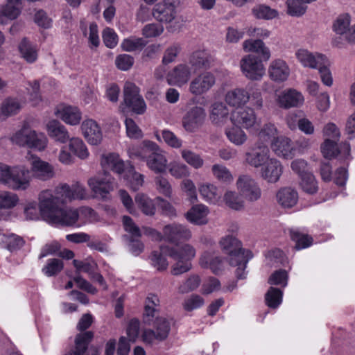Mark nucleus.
Masks as SVG:
<instances>
[{"instance_id": "58", "label": "nucleus", "mask_w": 355, "mask_h": 355, "mask_svg": "<svg viewBox=\"0 0 355 355\" xmlns=\"http://www.w3.org/2000/svg\"><path fill=\"white\" fill-rule=\"evenodd\" d=\"M180 153L182 159L194 168L198 169L203 166L204 161L202 158L195 152L188 149H182Z\"/></svg>"}, {"instance_id": "4", "label": "nucleus", "mask_w": 355, "mask_h": 355, "mask_svg": "<svg viewBox=\"0 0 355 355\" xmlns=\"http://www.w3.org/2000/svg\"><path fill=\"white\" fill-rule=\"evenodd\" d=\"M30 180L29 170L24 166L0 163V184L12 190H26Z\"/></svg>"}, {"instance_id": "53", "label": "nucleus", "mask_w": 355, "mask_h": 355, "mask_svg": "<svg viewBox=\"0 0 355 355\" xmlns=\"http://www.w3.org/2000/svg\"><path fill=\"white\" fill-rule=\"evenodd\" d=\"M252 12L256 18L267 20L272 19L278 15L277 10L263 4H259L254 6L252 8Z\"/></svg>"}, {"instance_id": "37", "label": "nucleus", "mask_w": 355, "mask_h": 355, "mask_svg": "<svg viewBox=\"0 0 355 355\" xmlns=\"http://www.w3.org/2000/svg\"><path fill=\"white\" fill-rule=\"evenodd\" d=\"M213 61L211 56L205 51H198L194 52L188 62V65L193 70L194 73L201 69L209 67Z\"/></svg>"}, {"instance_id": "10", "label": "nucleus", "mask_w": 355, "mask_h": 355, "mask_svg": "<svg viewBox=\"0 0 355 355\" xmlns=\"http://www.w3.org/2000/svg\"><path fill=\"white\" fill-rule=\"evenodd\" d=\"M124 104L137 114H143L146 110V104L139 94V89L134 83H126L123 89Z\"/></svg>"}, {"instance_id": "50", "label": "nucleus", "mask_w": 355, "mask_h": 355, "mask_svg": "<svg viewBox=\"0 0 355 355\" xmlns=\"http://www.w3.org/2000/svg\"><path fill=\"white\" fill-rule=\"evenodd\" d=\"M302 189L309 194H314L318 191V182L312 173H306L300 177V182Z\"/></svg>"}, {"instance_id": "62", "label": "nucleus", "mask_w": 355, "mask_h": 355, "mask_svg": "<svg viewBox=\"0 0 355 355\" xmlns=\"http://www.w3.org/2000/svg\"><path fill=\"white\" fill-rule=\"evenodd\" d=\"M63 261L58 259H49L42 268L43 273L47 277L57 275L63 268Z\"/></svg>"}, {"instance_id": "39", "label": "nucleus", "mask_w": 355, "mask_h": 355, "mask_svg": "<svg viewBox=\"0 0 355 355\" xmlns=\"http://www.w3.org/2000/svg\"><path fill=\"white\" fill-rule=\"evenodd\" d=\"M56 114L64 123L71 125H78L82 119L80 110L73 106H63L57 110Z\"/></svg>"}, {"instance_id": "3", "label": "nucleus", "mask_w": 355, "mask_h": 355, "mask_svg": "<svg viewBox=\"0 0 355 355\" xmlns=\"http://www.w3.org/2000/svg\"><path fill=\"white\" fill-rule=\"evenodd\" d=\"M30 180L29 170L24 166L0 163V184L12 190H26Z\"/></svg>"}, {"instance_id": "44", "label": "nucleus", "mask_w": 355, "mask_h": 355, "mask_svg": "<svg viewBox=\"0 0 355 355\" xmlns=\"http://www.w3.org/2000/svg\"><path fill=\"white\" fill-rule=\"evenodd\" d=\"M257 136L258 139L256 144L266 146H268L269 143L271 144L272 141L279 137L278 136V130L276 126L271 123L264 124Z\"/></svg>"}, {"instance_id": "52", "label": "nucleus", "mask_w": 355, "mask_h": 355, "mask_svg": "<svg viewBox=\"0 0 355 355\" xmlns=\"http://www.w3.org/2000/svg\"><path fill=\"white\" fill-rule=\"evenodd\" d=\"M283 292L281 289L270 287L265 295L267 306L272 309L277 308L282 302Z\"/></svg>"}, {"instance_id": "31", "label": "nucleus", "mask_w": 355, "mask_h": 355, "mask_svg": "<svg viewBox=\"0 0 355 355\" xmlns=\"http://www.w3.org/2000/svg\"><path fill=\"white\" fill-rule=\"evenodd\" d=\"M160 301L154 294H149L146 299L143 320L145 324L150 325L154 318L159 315Z\"/></svg>"}, {"instance_id": "34", "label": "nucleus", "mask_w": 355, "mask_h": 355, "mask_svg": "<svg viewBox=\"0 0 355 355\" xmlns=\"http://www.w3.org/2000/svg\"><path fill=\"white\" fill-rule=\"evenodd\" d=\"M202 198L208 203L220 205L222 202L223 192L216 185L210 183L202 184L198 188Z\"/></svg>"}, {"instance_id": "7", "label": "nucleus", "mask_w": 355, "mask_h": 355, "mask_svg": "<svg viewBox=\"0 0 355 355\" xmlns=\"http://www.w3.org/2000/svg\"><path fill=\"white\" fill-rule=\"evenodd\" d=\"M351 24V16L347 13L339 15L334 21L332 24L333 31L340 37L333 40L332 44L334 46L342 48L344 46L343 40L349 44H355V24Z\"/></svg>"}, {"instance_id": "48", "label": "nucleus", "mask_w": 355, "mask_h": 355, "mask_svg": "<svg viewBox=\"0 0 355 355\" xmlns=\"http://www.w3.org/2000/svg\"><path fill=\"white\" fill-rule=\"evenodd\" d=\"M229 114V110L227 106L221 102H215L211 106L210 119L215 124H218L227 118Z\"/></svg>"}, {"instance_id": "63", "label": "nucleus", "mask_w": 355, "mask_h": 355, "mask_svg": "<svg viewBox=\"0 0 355 355\" xmlns=\"http://www.w3.org/2000/svg\"><path fill=\"white\" fill-rule=\"evenodd\" d=\"M200 282V278L198 275H191L179 286L178 292L180 293L184 294L193 291L199 287Z\"/></svg>"}, {"instance_id": "42", "label": "nucleus", "mask_w": 355, "mask_h": 355, "mask_svg": "<svg viewBox=\"0 0 355 355\" xmlns=\"http://www.w3.org/2000/svg\"><path fill=\"white\" fill-rule=\"evenodd\" d=\"M151 324L153 325V329L157 334V341H163L167 338L169 334L173 320L159 315L154 318Z\"/></svg>"}, {"instance_id": "32", "label": "nucleus", "mask_w": 355, "mask_h": 355, "mask_svg": "<svg viewBox=\"0 0 355 355\" xmlns=\"http://www.w3.org/2000/svg\"><path fill=\"white\" fill-rule=\"evenodd\" d=\"M272 150L279 157L292 158L294 155V147L291 140L284 136H279L272 141Z\"/></svg>"}, {"instance_id": "25", "label": "nucleus", "mask_w": 355, "mask_h": 355, "mask_svg": "<svg viewBox=\"0 0 355 355\" xmlns=\"http://www.w3.org/2000/svg\"><path fill=\"white\" fill-rule=\"evenodd\" d=\"M176 13L175 2L170 0H164L163 3L157 4L153 10V16L161 22H171L175 19Z\"/></svg>"}, {"instance_id": "16", "label": "nucleus", "mask_w": 355, "mask_h": 355, "mask_svg": "<svg viewBox=\"0 0 355 355\" xmlns=\"http://www.w3.org/2000/svg\"><path fill=\"white\" fill-rule=\"evenodd\" d=\"M205 118V110L200 106H193L184 115L182 127L188 132H195L203 125Z\"/></svg>"}, {"instance_id": "23", "label": "nucleus", "mask_w": 355, "mask_h": 355, "mask_svg": "<svg viewBox=\"0 0 355 355\" xmlns=\"http://www.w3.org/2000/svg\"><path fill=\"white\" fill-rule=\"evenodd\" d=\"M163 234L166 240L175 243L180 240L188 241L191 238V232L185 225L173 223L166 225Z\"/></svg>"}, {"instance_id": "18", "label": "nucleus", "mask_w": 355, "mask_h": 355, "mask_svg": "<svg viewBox=\"0 0 355 355\" xmlns=\"http://www.w3.org/2000/svg\"><path fill=\"white\" fill-rule=\"evenodd\" d=\"M216 78L211 72H203L195 77L189 83V91L194 96H200L215 85Z\"/></svg>"}, {"instance_id": "24", "label": "nucleus", "mask_w": 355, "mask_h": 355, "mask_svg": "<svg viewBox=\"0 0 355 355\" xmlns=\"http://www.w3.org/2000/svg\"><path fill=\"white\" fill-rule=\"evenodd\" d=\"M81 130L87 142L98 145L103 139V133L98 124L93 119H86L81 124Z\"/></svg>"}, {"instance_id": "15", "label": "nucleus", "mask_w": 355, "mask_h": 355, "mask_svg": "<svg viewBox=\"0 0 355 355\" xmlns=\"http://www.w3.org/2000/svg\"><path fill=\"white\" fill-rule=\"evenodd\" d=\"M25 157L31 166L29 173L31 172L35 178L47 180L54 176L53 167L49 163L31 153H28Z\"/></svg>"}, {"instance_id": "59", "label": "nucleus", "mask_w": 355, "mask_h": 355, "mask_svg": "<svg viewBox=\"0 0 355 355\" xmlns=\"http://www.w3.org/2000/svg\"><path fill=\"white\" fill-rule=\"evenodd\" d=\"M290 233L291 239L295 243L297 250L304 249L311 245L313 239L308 235L301 234L295 230H291Z\"/></svg>"}, {"instance_id": "40", "label": "nucleus", "mask_w": 355, "mask_h": 355, "mask_svg": "<svg viewBox=\"0 0 355 355\" xmlns=\"http://www.w3.org/2000/svg\"><path fill=\"white\" fill-rule=\"evenodd\" d=\"M278 203L284 208L294 207L298 201L297 191L291 187L281 189L277 193Z\"/></svg>"}, {"instance_id": "17", "label": "nucleus", "mask_w": 355, "mask_h": 355, "mask_svg": "<svg viewBox=\"0 0 355 355\" xmlns=\"http://www.w3.org/2000/svg\"><path fill=\"white\" fill-rule=\"evenodd\" d=\"M350 145L348 142H343L337 146L336 141L326 139L321 146V151L325 158L331 159L339 156L345 161L349 160L350 157Z\"/></svg>"}, {"instance_id": "36", "label": "nucleus", "mask_w": 355, "mask_h": 355, "mask_svg": "<svg viewBox=\"0 0 355 355\" xmlns=\"http://www.w3.org/2000/svg\"><path fill=\"white\" fill-rule=\"evenodd\" d=\"M202 268L210 269L214 274H218L223 270V260L213 251H205L199 261Z\"/></svg>"}, {"instance_id": "22", "label": "nucleus", "mask_w": 355, "mask_h": 355, "mask_svg": "<svg viewBox=\"0 0 355 355\" xmlns=\"http://www.w3.org/2000/svg\"><path fill=\"white\" fill-rule=\"evenodd\" d=\"M268 73L272 81L282 83L288 80L291 74V69L284 60L276 58L270 62Z\"/></svg>"}, {"instance_id": "1", "label": "nucleus", "mask_w": 355, "mask_h": 355, "mask_svg": "<svg viewBox=\"0 0 355 355\" xmlns=\"http://www.w3.org/2000/svg\"><path fill=\"white\" fill-rule=\"evenodd\" d=\"M39 200L42 217L48 223L61 227H81L77 209H63L62 206L66 202H61L60 200L55 199L51 190L41 191Z\"/></svg>"}, {"instance_id": "27", "label": "nucleus", "mask_w": 355, "mask_h": 355, "mask_svg": "<svg viewBox=\"0 0 355 355\" xmlns=\"http://www.w3.org/2000/svg\"><path fill=\"white\" fill-rule=\"evenodd\" d=\"M21 10V0H6L5 4L0 5V24H6L17 19Z\"/></svg>"}, {"instance_id": "54", "label": "nucleus", "mask_w": 355, "mask_h": 355, "mask_svg": "<svg viewBox=\"0 0 355 355\" xmlns=\"http://www.w3.org/2000/svg\"><path fill=\"white\" fill-rule=\"evenodd\" d=\"M19 202L18 196L12 192L0 190V209H10Z\"/></svg>"}, {"instance_id": "64", "label": "nucleus", "mask_w": 355, "mask_h": 355, "mask_svg": "<svg viewBox=\"0 0 355 355\" xmlns=\"http://www.w3.org/2000/svg\"><path fill=\"white\" fill-rule=\"evenodd\" d=\"M205 304L204 299L198 295L192 294L184 300L182 306L187 311H191L200 309Z\"/></svg>"}, {"instance_id": "5", "label": "nucleus", "mask_w": 355, "mask_h": 355, "mask_svg": "<svg viewBox=\"0 0 355 355\" xmlns=\"http://www.w3.org/2000/svg\"><path fill=\"white\" fill-rule=\"evenodd\" d=\"M135 155L145 160L147 166L156 173H163L166 169L167 159L163 150L153 141H144Z\"/></svg>"}, {"instance_id": "30", "label": "nucleus", "mask_w": 355, "mask_h": 355, "mask_svg": "<svg viewBox=\"0 0 355 355\" xmlns=\"http://www.w3.org/2000/svg\"><path fill=\"white\" fill-rule=\"evenodd\" d=\"M101 164L104 170H111L121 174L127 169L130 164L125 165L117 153H108L101 155Z\"/></svg>"}, {"instance_id": "33", "label": "nucleus", "mask_w": 355, "mask_h": 355, "mask_svg": "<svg viewBox=\"0 0 355 355\" xmlns=\"http://www.w3.org/2000/svg\"><path fill=\"white\" fill-rule=\"evenodd\" d=\"M209 208L202 204L193 205L186 214V219L196 225H203L208 223Z\"/></svg>"}, {"instance_id": "9", "label": "nucleus", "mask_w": 355, "mask_h": 355, "mask_svg": "<svg viewBox=\"0 0 355 355\" xmlns=\"http://www.w3.org/2000/svg\"><path fill=\"white\" fill-rule=\"evenodd\" d=\"M52 191V196L55 199L60 200L61 202H67L73 200H83L87 198V190L85 187L78 182L71 186L67 184H62Z\"/></svg>"}, {"instance_id": "55", "label": "nucleus", "mask_w": 355, "mask_h": 355, "mask_svg": "<svg viewBox=\"0 0 355 355\" xmlns=\"http://www.w3.org/2000/svg\"><path fill=\"white\" fill-rule=\"evenodd\" d=\"M128 173L126 178L130 188L134 191H137L143 186L144 177L143 175L136 172L134 167L131 165L127 168Z\"/></svg>"}, {"instance_id": "12", "label": "nucleus", "mask_w": 355, "mask_h": 355, "mask_svg": "<svg viewBox=\"0 0 355 355\" xmlns=\"http://www.w3.org/2000/svg\"><path fill=\"white\" fill-rule=\"evenodd\" d=\"M240 67L243 75L251 80H260L265 74V67L261 58L248 54L240 61Z\"/></svg>"}, {"instance_id": "26", "label": "nucleus", "mask_w": 355, "mask_h": 355, "mask_svg": "<svg viewBox=\"0 0 355 355\" xmlns=\"http://www.w3.org/2000/svg\"><path fill=\"white\" fill-rule=\"evenodd\" d=\"M283 167L276 158L270 157L261 168V178L270 183L277 182L282 174Z\"/></svg>"}, {"instance_id": "61", "label": "nucleus", "mask_w": 355, "mask_h": 355, "mask_svg": "<svg viewBox=\"0 0 355 355\" xmlns=\"http://www.w3.org/2000/svg\"><path fill=\"white\" fill-rule=\"evenodd\" d=\"M286 4L287 13L293 17L303 15L307 9V6L304 5L300 0H287Z\"/></svg>"}, {"instance_id": "43", "label": "nucleus", "mask_w": 355, "mask_h": 355, "mask_svg": "<svg viewBox=\"0 0 355 355\" xmlns=\"http://www.w3.org/2000/svg\"><path fill=\"white\" fill-rule=\"evenodd\" d=\"M49 135L60 143H66L69 139V135L65 127L59 121L52 120L47 123Z\"/></svg>"}, {"instance_id": "35", "label": "nucleus", "mask_w": 355, "mask_h": 355, "mask_svg": "<svg viewBox=\"0 0 355 355\" xmlns=\"http://www.w3.org/2000/svg\"><path fill=\"white\" fill-rule=\"evenodd\" d=\"M250 92L244 88H235L228 91L225 97V102L233 107H240L250 101Z\"/></svg>"}, {"instance_id": "11", "label": "nucleus", "mask_w": 355, "mask_h": 355, "mask_svg": "<svg viewBox=\"0 0 355 355\" xmlns=\"http://www.w3.org/2000/svg\"><path fill=\"white\" fill-rule=\"evenodd\" d=\"M240 195L250 202L260 199L261 190L258 182L250 175H239L236 182Z\"/></svg>"}, {"instance_id": "20", "label": "nucleus", "mask_w": 355, "mask_h": 355, "mask_svg": "<svg viewBox=\"0 0 355 355\" xmlns=\"http://www.w3.org/2000/svg\"><path fill=\"white\" fill-rule=\"evenodd\" d=\"M297 61L304 67L317 69L324 62H328L327 57L318 52H311L306 49H299L295 51Z\"/></svg>"}, {"instance_id": "2", "label": "nucleus", "mask_w": 355, "mask_h": 355, "mask_svg": "<svg viewBox=\"0 0 355 355\" xmlns=\"http://www.w3.org/2000/svg\"><path fill=\"white\" fill-rule=\"evenodd\" d=\"M196 252V249L187 243L176 245L174 248L162 245L159 251L152 252L150 256L151 264L159 271L166 270L168 262L165 255H168L175 261L172 266V275H180L191 268V260L195 257Z\"/></svg>"}, {"instance_id": "28", "label": "nucleus", "mask_w": 355, "mask_h": 355, "mask_svg": "<svg viewBox=\"0 0 355 355\" xmlns=\"http://www.w3.org/2000/svg\"><path fill=\"white\" fill-rule=\"evenodd\" d=\"M304 101L302 94L295 89H288L284 91L277 98L279 107L286 109L299 107L303 104Z\"/></svg>"}, {"instance_id": "51", "label": "nucleus", "mask_w": 355, "mask_h": 355, "mask_svg": "<svg viewBox=\"0 0 355 355\" xmlns=\"http://www.w3.org/2000/svg\"><path fill=\"white\" fill-rule=\"evenodd\" d=\"M232 209L241 210L244 207V202L239 195L234 191H227L223 196L222 202Z\"/></svg>"}, {"instance_id": "45", "label": "nucleus", "mask_w": 355, "mask_h": 355, "mask_svg": "<svg viewBox=\"0 0 355 355\" xmlns=\"http://www.w3.org/2000/svg\"><path fill=\"white\" fill-rule=\"evenodd\" d=\"M24 239L15 234H3L0 239V246L10 252L20 250L24 245Z\"/></svg>"}, {"instance_id": "13", "label": "nucleus", "mask_w": 355, "mask_h": 355, "mask_svg": "<svg viewBox=\"0 0 355 355\" xmlns=\"http://www.w3.org/2000/svg\"><path fill=\"white\" fill-rule=\"evenodd\" d=\"M87 184L94 196L101 198H106L115 187L114 179L107 173L90 178Z\"/></svg>"}, {"instance_id": "8", "label": "nucleus", "mask_w": 355, "mask_h": 355, "mask_svg": "<svg viewBox=\"0 0 355 355\" xmlns=\"http://www.w3.org/2000/svg\"><path fill=\"white\" fill-rule=\"evenodd\" d=\"M219 245L223 253L228 255L230 264H237L239 261H248L252 258V252L242 248L241 243L232 235L222 237Z\"/></svg>"}, {"instance_id": "60", "label": "nucleus", "mask_w": 355, "mask_h": 355, "mask_svg": "<svg viewBox=\"0 0 355 355\" xmlns=\"http://www.w3.org/2000/svg\"><path fill=\"white\" fill-rule=\"evenodd\" d=\"M170 174L175 178H183L190 175L189 167L180 162H173L168 166Z\"/></svg>"}, {"instance_id": "38", "label": "nucleus", "mask_w": 355, "mask_h": 355, "mask_svg": "<svg viewBox=\"0 0 355 355\" xmlns=\"http://www.w3.org/2000/svg\"><path fill=\"white\" fill-rule=\"evenodd\" d=\"M245 52H254L259 54L263 61H268L271 56L269 48L266 46L261 40H247L243 43Z\"/></svg>"}, {"instance_id": "6", "label": "nucleus", "mask_w": 355, "mask_h": 355, "mask_svg": "<svg viewBox=\"0 0 355 355\" xmlns=\"http://www.w3.org/2000/svg\"><path fill=\"white\" fill-rule=\"evenodd\" d=\"M10 140L19 146H26L40 151L44 150L48 143L46 135L31 128L27 122H24L21 128L12 135Z\"/></svg>"}, {"instance_id": "49", "label": "nucleus", "mask_w": 355, "mask_h": 355, "mask_svg": "<svg viewBox=\"0 0 355 355\" xmlns=\"http://www.w3.org/2000/svg\"><path fill=\"white\" fill-rule=\"evenodd\" d=\"M69 146L70 150L81 159H85L89 155V153L86 145L80 138L73 137L70 139Z\"/></svg>"}, {"instance_id": "47", "label": "nucleus", "mask_w": 355, "mask_h": 355, "mask_svg": "<svg viewBox=\"0 0 355 355\" xmlns=\"http://www.w3.org/2000/svg\"><path fill=\"white\" fill-rule=\"evenodd\" d=\"M135 202L143 214L153 216L155 213V205L153 200L144 193H137L135 198Z\"/></svg>"}, {"instance_id": "56", "label": "nucleus", "mask_w": 355, "mask_h": 355, "mask_svg": "<svg viewBox=\"0 0 355 355\" xmlns=\"http://www.w3.org/2000/svg\"><path fill=\"white\" fill-rule=\"evenodd\" d=\"M80 29L85 36L88 35L89 42L93 46L97 47L99 45L98 26L95 23H91L87 28L85 24L81 21Z\"/></svg>"}, {"instance_id": "19", "label": "nucleus", "mask_w": 355, "mask_h": 355, "mask_svg": "<svg viewBox=\"0 0 355 355\" xmlns=\"http://www.w3.org/2000/svg\"><path fill=\"white\" fill-rule=\"evenodd\" d=\"M193 73V70L190 68L187 62L181 63L168 73L166 80L170 85L181 87L189 82Z\"/></svg>"}, {"instance_id": "46", "label": "nucleus", "mask_w": 355, "mask_h": 355, "mask_svg": "<svg viewBox=\"0 0 355 355\" xmlns=\"http://www.w3.org/2000/svg\"><path fill=\"white\" fill-rule=\"evenodd\" d=\"M225 133L229 141L236 146L244 145L248 138L245 131L238 125H234V126L227 128Z\"/></svg>"}, {"instance_id": "29", "label": "nucleus", "mask_w": 355, "mask_h": 355, "mask_svg": "<svg viewBox=\"0 0 355 355\" xmlns=\"http://www.w3.org/2000/svg\"><path fill=\"white\" fill-rule=\"evenodd\" d=\"M24 102L17 97L6 98L0 104V121L17 115L23 107Z\"/></svg>"}, {"instance_id": "57", "label": "nucleus", "mask_w": 355, "mask_h": 355, "mask_svg": "<svg viewBox=\"0 0 355 355\" xmlns=\"http://www.w3.org/2000/svg\"><path fill=\"white\" fill-rule=\"evenodd\" d=\"M146 45V42L141 37H130L124 39L121 43L123 51L132 52L141 50Z\"/></svg>"}, {"instance_id": "21", "label": "nucleus", "mask_w": 355, "mask_h": 355, "mask_svg": "<svg viewBox=\"0 0 355 355\" xmlns=\"http://www.w3.org/2000/svg\"><path fill=\"white\" fill-rule=\"evenodd\" d=\"M230 119L234 125L248 130L256 124L257 115L253 108L245 107L233 112Z\"/></svg>"}, {"instance_id": "14", "label": "nucleus", "mask_w": 355, "mask_h": 355, "mask_svg": "<svg viewBox=\"0 0 355 355\" xmlns=\"http://www.w3.org/2000/svg\"><path fill=\"white\" fill-rule=\"evenodd\" d=\"M245 162L250 166L261 168L271 157L268 146L254 144L245 153Z\"/></svg>"}, {"instance_id": "41", "label": "nucleus", "mask_w": 355, "mask_h": 355, "mask_svg": "<svg viewBox=\"0 0 355 355\" xmlns=\"http://www.w3.org/2000/svg\"><path fill=\"white\" fill-rule=\"evenodd\" d=\"M21 57L28 63L35 62L38 57V49L36 44L31 43L27 38L21 40L18 46Z\"/></svg>"}]
</instances>
